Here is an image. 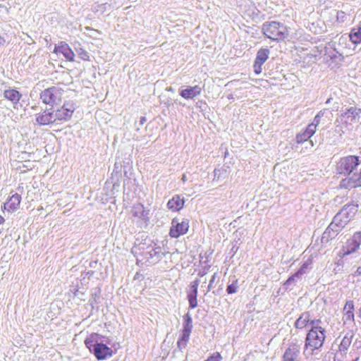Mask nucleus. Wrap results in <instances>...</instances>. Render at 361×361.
Here are the masks:
<instances>
[{"instance_id": "nucleus-1", "label": "nucleus", "mask_w": 361, "mask_h": 361, "mask_svg": "<svg viewBox=\"0 0 361 361\" xmlns=\"http://www.w3.org/2000/svg\"><path fill=\"white\" fill-rule=\"evenodd\" d=\"M326 339V331L322 326L311 328L305 337L303 355L306 359L317 354V350H320Z\"/></svg>"}, {"instance_id": "nucleus-2", "label": "nucleus", "mask_w": 361, "mask_h": 361, "mask_svg": "<svg viewBox=\"0 0 361 361\" xmlns=\"http://www.w3.org/2000/svg\"><path fill=\"white\" fill-rule=\"evenodd\" d=\"M86 347L98 360H103L112 355V350L102 341V336L92 333L85 341Z\"/></svg>"}, {"instance_id": "nucleus-3", "label": "nucleus", "mask_w": 361, "mask_h": 361, "mask_svg": "<svg viewBox=\"0 0 361 361\" xmlns=\"http://www.w3.org/2000/svg\"><path fill=\"white\" fill-rule=\"evenodd\" d=\"M264 35L273 41L283 40L288 35L286 26L276 21L267 22L262 25Z\"/></svg>"}, {"instance_id": "nucleus-4", "label": "nucleus", "mask_w": 361, "mask_h": 361, "mask_svg": "<svg viewBox=\"0 0 361 361\" xmlns=\"http://www.w3.org/2000/svg\"><path fill=\"white\" fill-rule=\"evenodd\" d=\"M359 164V157L349 155L340 159L338 163L337 171L340 174L350 175Z\"/></svg>"}, {"instance_id": "nucleus-5", "label": "nucleus", "mask_w": 361, "mask_h": 361, "mask_svg": "<svg viewBox=\"0 0 361 361\" xmlns=\"http://www.w3.org/2000/svg\"><path fill=\"white\" fill-rule=\"evenodd\" d=\"M63 92L62 88L53 86L42 91L40 94V99L46 104L54 105L61 102Z\"/></svg>"}, {"instance_id": "nucleus-6", "label": "nucleus", "mask_w": 361, "mask_h": 361, "mask_svg": "<svg viewBox=\"0 0 361 361\" xmlns=\"http://www.w3.org/2000/svg\"><path fill=\"white\" fill-rule=\"evenodd\" d=\"M75 110V104L71 102H65L61 108L54 109V116L56 121H66L69 120Z\"/></svg>"}, {"instance_id": "nucleus-7", "label": "nucleus", "mask_w": 361, "mask_h": 361, "mask_svg": "<svg viewBox=\"0 0 361 361\" xmlns=\"http://www.w3.org/2000/svg\"><path fill=\"white\" fill-rule=\"evenodd\" d=\"M341 117L343 123L348 125H353L358 123L361 116V109L353 106L342 111Z\"/></svg>"}, {"instance_id": "nucleus-8", "label": "nucleus", "mask_w": 361, "mask_h": 361, "mask_svg": "<svg viewBox=\"0 0 361 361\" xmlns=\"http://www.w3.org/2000/svg\"><path fill=\"white\" fill-rule=\"evenodd\" d=\"M189 228V221L182 219L179 221L178 218H174L171 221V226L169 231V235L171 238H177L179 236L185 234Z\"/></svg>"}, {"instance_id": "nucleus-9", "label": "nucleus", "mask_w": 361, "mask_h": 361, "mask_svg": "<svg viewBox=\"0 0 361 361\" xmlns=\"http://www.w3.org/2000/svg\"><path fill=\"white\" fill-rule=\"evenodd\" d=\"M269 54L270 51L268 48H261L257 51L253 64V70L256 75H259L262 73V66L268 59Z\"/></svg>"}, {"instance_id": "nucleus-10", "label": "nucleus", "mask_w": 361, "mask_h": 361, "mask_svg": "<svg viewBox=\"0 0 361 361\" xmlns=\"http://www.w3.org/2000/svg\"><path fill=\"white\" fill-rule=\"evenodd\" d=\"M200 283V280L199 279H196L190 283L189 290L187 292V298L189 303V307L190 309H195L197 307V289L198 286Z\"/></svg>"}, {"instance_id": "nucleus-11", "label": "nucleus", "mask_w": 361, "mask_h": 361, "mask_svg": "<svg viewBox=\"0 0 361 361\" xmlns=\"http://www.w3.org/2000/svg\"><path fill=\"white\" fill-rule=\"evenodd\" d=\"M54 109H47L42 112L36 114V122L39 126H48L56 123L54 112Z\"/></svg>"}, {"instance_id": "nucleus-12", "label": "nucleus", "mask_w": 361, "mask_h": 361, "mask_svg": "<svg viewBox=\"0 0 361 361\" xmlns=\"http://www.w3.org/2000/svg\"><path fill=\"white\" fill-rule=\"evenodd\" d=\"M300 345L297 343H292L285 350L282 361H299Z\"/></svg>"}, {"instance_id": "nucleus-13", "label": "nucleus", "mask_w": 361, "mask_h": 361, "mask_svg": "<svg viewBox=\"0 0 361 361\" xmlns=\"http://www.w3.org/2000/svg\"><path fill=\"white\" fill-rule=\"evenodd\" d=\"M146 259L147 260H152L151 262H157L161 260L163 257L165 255L164 252H161V248L159 246L149 245L147 247V250L145 252Z\"/></svg>"}, {"instance_id": "nucleus-14", "label": "nucleus", "mask_w": 361, "mask_h": 361, "mask_svg": "<svg viewBox=\"0 0 361 361\" xmlns=\"http://www.w3.org/2000/svg\"><path fill=\"white\" fill-rule=\"evenodd\" d=\"M54 52L56 54H62L69 61H74L75 54L65 42H61L58 46H56Z\"/></svg>"}, {"instance_id": "nucleus-15", "label": "nucleus", "mask_w": 361, "mask_h": 361, "mask_svg": "<svg viewBox=\"0 0 361 361\" xmlns=\"http://www.w3.org/2000/svg\"><path fill=\"white\" fill-rule=\"evenodd\" d=\"M357 208L358 204H348L344 205L338 214H339L343 219H346L348 222H349L355 216L357 212Z\"/></svg>"}, {"instance_id": "nucleus-16", "label": "nucleus", "mask_w": 361, "mask_h": 361, "mask_svg": "<svg viewBox=\"0 0 361 361\" xmlns=\"http://www.w3.org/2000/svg\"><path fill=\"white\" fill-rule=\"evenodd\" d=\"M202 92V88L199 85L193 87L188 86L185 89L180 90L179 94L185 99H192Z\"/></svg>"}, {"instance_id": "nucleus-17", "label": "nucleus", "mask_w": 361, "mask_h": 361, "mask_svg": "<svg viewBox=\"0 0 361 361\" xmlns=\"http://www.w3.org/2000/svg\"><path fill=\"white\" fill-rule=\"evenodd\" d=\"M21 201V196L16 193L8 198V200L4 204V209L8 212H14L19 207Z\"/></svg>"}, {"instance_id": "nucleus-18", "label": "nucleus", "mask_w": 361, "mask_h": 361, "mask_svg": "<svg viewBox=\"0 0 361 361\" xmlns=\"http://www.w3.org/2000/svg\"><path fill=\"white\" fill-rule=\"evenodd\" d=\"M324 55L326 59L335 62L341 61L343 59L342 54L339 53L331 44H329L328 47H325Z\"/></svg>"}, {"instance_id": "nucleus-19", "label": "nucleus", "mask_w": 361, "mask_h": 361, "mask_svg": "<svg viewBox=\"0 0 361 361\" xmlns=\"http://www.w3.org/2000/svg\"><path fill=\"white\" fill-rule=\"evenodd\" d=\"M349 38L353 44L357 45L361 43V20L355 27L351 29Z\"/></svg>"}, {"instance_id": "nucleus-20", "label": "nucleus", "mask_w": 361, "mask_h": 361, "mask_svg": "<svg viewBox=\"0 0 361 361\" xmlns=\"http://www.w3.org/2000/svg\"><path fill=\"white\" fill-rule=\"evenodd\" d=\"M348 220L346 219H343L339 214H336L333 219V221L329 224V229L332 230V228H334L337 231H341L345 225L348 224Z\"/></svg>"}, {"instance_id": "nucleus-21", "label": "nucleus", "mask_w": 361, "mask_h": 361, "mask_svg": "<svg viewBox=\"0 0 361 361\" xmlns=\"http://www.w3.org/2000/svg\"><path fill=\"white\" fill-rule=\"evenodd\" d=\"M314 127L312 125H308L306 129L296 135V141L298 143H302L310 139L315 133Z\"/></svg>"}, {"instance_id": "nucleus-22", "label": "nucleus", "mask_w": 361, "mask_h": 361, "mask_svg": "<svg viewBox=\"0 0 361 361\" xmlns=\"http://www.w3.org/2000/svg\"><path fill=\"white\" fill-rule=\"evenodd\" d=\"M184 202L183 198H180L179 195H175L168 202L167 206L169 209L179 211L183 208Z\"/></svg>"}, {"instance_id": "nucleus-23", "label": "nucleus", "mask_w": 361, "mask_h": 361, "mask_svg": "<svg viewBox=\"0 0 361 361\" xmlns=\"http://www.w3.org/2000/svg\"><path fill=\"white\" fill-rule=\"evenodd\" d=\"M4 97L13 104H16L21 99L22 94L16 90L8 89L4 92Z\"/></svg>"}, {"instance_id": "nucleus-24", "label": "nucleus", "mask_w": 361, "mask_h": 361, "mask_svg": "<svg viewBox=\"0 0 361 361\" xmlns=\"http://www.w3.org/2000/svg\"><path fill=\"white\" fill-rule=\"evenodd\" d=\"M310 322V313L309 312H304L301 315L296 319L294 324V326L298 329H302L307 326Z\"/></svg>"}, {"instance_id": "nucleus-25", "label": "nucleus", "mask_w": 361, "mask_h": 361, "mask_svg": "<svg viewBox=\"0 0 361 361\" xmlns=\"http://www.w3.org/2000/svg\"><path fill=\"white\" fill-rule=\"evenodd\" d=\"M131 213L133 216L145 219L148 218V212L145 209L143 204L137 203L133 205Z\"/></svg>"}, {"instance_id": "nucleus-26", "label": "nucleus", "mask_w": 361, "mask_h": 361, "mask_svg": "<svg viewBox=\"0 0 361 361\" xmlns=\"http://www.w3.org/2000/svg\"><path fill=\"white\" fill-rule=\"evenodd\" d=\"M192 317L189 313H187L183 316V330L182 334L186 336H190L192 330Z\"/></svg>"}, {"instance_id": "nucleus-27", "label": "nucleus", "mask_w": 361, "mask_h": 361, "mask_svg": "<svg viewBox=\"0 0 361 361\" xmlns=\"http://www.w3.org/2000/svg\"><path fill=\"white\" fill-rule=\"evenodd\" d=\"M338 231L332 228V230L329 229V226L325 230L322 236V243H328L330 240L334 238L338 233Z\"/></svg>"}, {"instance_id": "nucleus-28", "label": "nucleus", "mask_w": 361, "mask_h": 361, "mask_svg": "<svg viewBox=\"0 0 361 361\" xmlns=\"http://www.w3.org/2000/svg\"><path fill=\"white\" fill-rule=\"evenodd\" d=\"M312 261L311 259L306 260L300 267V268L295 273V276H298V279H301L302 276L311 269Z\"/></svg>"}, {"instance_id": "nucleus-29", "label": "nucleus", "mask_w": 361, "mask_h": 361, "mask_svg": "<svg viewBox=\"0 0 361 361\" xmlns=\"http://www.w3.org/2000/svg\"><path fill=\"white\" fill-rule=\"evenodd\" d=\"M353 339V335L347 334L342 339L339 345V351L345 352L350 347Z\"/></svg>"}, {"instance_id": "nucleus-30", "label": "nucleus", "mask_w": 361, "mask_h": 361, "mask_svg": "<svg viewBox=\"0 0 361 361\" xmlns=\"http://www.w3.org/2000/svg\"><path fill=\"white\" fill-rule=\"evenodd\" d=\"M359 247H355L354 243H352V240H348L347 241L346 245L343 248V255H350L354 252H355Z\"/></svg>"}, {"instance_id": "nucleus-31", "label": "nucleus", "mask_w": 361, "mask_h": 361, "mask_svg": "<svg viewBox=\"0 0 361 361\" xmlns=\"http://www.w3.org/2000/svg\"><path fill=\"white\" fill-rule=\"evenodd\" d=\"M298 276H295V274L290 276L283 283V287L286 290H291L295 286V282L298 281Z\"/></svg>"}, {"instance_id": "nucleus-32", "label": "nucleus", "mask_w": 361, "mask_h": 361, "mask_svg": "<svg viewBox=\"0 0 361 361\" xmlns=\"http://www.w3.org/2000/svg\"><path fill=\"white\" fill-rule=\"evenodd\" d=\"M190 339L189 336L181 334V336L177 342V347L180 350L185 349L187 346V343Z\"/></svg>"}, {"instance_id": "nucleus-33", "label": "nucleus", "mask_w": 361, "mask_h": 361, "mask_svg": "<svg viewBox=\"0 0 361 361\" xmlns=\"http://www.w3.org/2000/svg\"><path fill=\"white\" fill-rule=\"evenodd\" d=\"M75 50L78 56L83 61H87L89 59V54L86 50L80 47V44H78V47H75Z\"/></svg>"}, {"instance_id": "nucleus-34", "label": "nucleus", "mask_w": 361, "mask_h": 361, "mask_svg": "<svg viewBox=\"0 0 361 361\" xmlns=\"http://www.w3.org/2000/svg\"><path fill=\"white\" fill-rule=\"evenodd\" d=\"M326 109L319 111L313 119V121L310 124L314 127V130L316 131L317 126L319 124L321 118L324 116Z\"/></svg>"}, {"instance_id": "nucleus-35", "label": "nucleus", "mask_w": 361, "mask_h": 361, "mask_svg": "<svg viewBox=\"0 0 361 361\" xmlns=\"http://www.w3.org/2000/svg\"><path fill=\"white\" fill-rule=\"evenodd\" d=\"M238 280H234L232 283L228 285L226 288V292L228 294H234L237 293L238 290Z\"/></svg>"}, {"instance_id": "nucleus-36", "label": "nucleus", "mask_w": 361, "mask_h": 361, "mask_svg": "<svg viewBox=\"0 0 361 361\" xmlns=\"http://www.w3.org/2000/svg\"><path fill=\"white\" fill-rule=\"evenodd\" d=\"M349 15L343 11H338L336 14V22L338 23H343L348 20Z\"/></svg>"}, {"instance_id": "nucleus-37", "label": "nucleus", "mask_w": 361, "mask_h": 361, "mask_svg": "<svg viewBox=\"0 0 361 361\" xmlns=\"http://www.w3.org/2000/svg\"><path fill=\"white\" fill-rule=\"evenodd\" d=\"M216 276H217V274L216 273H214L210 281H209V283L207 287V290L204 291V295H206L213 288H214L215 286V280H216Z\"/></svg>"}, {"instance_id": "nucleus-38", "label": "nucleus", "mask_w": 361, "mask_h": 361, "mask_svg": "<svg viewBox=\"0 0 361 361\" xmlns=\"http://www.w3.org/2000/svg\"><path fill=\"white\" fill-rule=\"evenodd\" d=\"M350 240H352V243H354L355 247H360L361 244V233L356 232Z\"/></svg>"}, {"instance_id": "nucleus-39", "label": "nucleus", "mask_w": 361, "mask_h": 361, "mask_svg": "<svg viewBox=\"0 0 361 361\" xmlns=\"http://www.w3.org/2000/svg\"><path fill=\"white\" fill-rule=\"evenodd\" d=\"M105 6H106L105 4L95 5L92 8L93 12L95 13L102 14L105 11H104Z\"/></svg>"}, {"instance_id": "nucleus-40", "label": "nucleus", "mask_w": 361, "mask_h": 361, "mask_svg": "<svg viewBox=\"0 0 361 361\" xmlns=\"http://www.w3.org/2000/svg\"><path fill=\"white\" fill-rule=\"evenodd\" d=\"M210 268V265H207L202 267L201 269L199 270L197 275L200 277H202L204 275H206L208 273V271Z\"/></svg>"}, {"instance_id": "nucleus-41", "label": "nucleus", "mask_w": 361, "mask_h": 361, "mask_svg": "<svg viewBox=\"0 0 361 361\" xmlns=\"http://www.w3.org/2000/svg\"><path fill=\"white\" fill-rule=\"evenodd\" d=\"M344 310L353 311L354 305L352 300L347 301L344 307Z\"/></svg>"}, {"instance_id": "nucleus-42", "label": "nucleus", "mask_w": 361, "mask_h": 361, "mask_svg": "<svg viewBox=\"0 0 361 361\" xmlns=\"http://www.w3.org/2000/svg\"><path fill=\"white\" fill-rule=\"evenodd\" d=\"M321 323L320 319H310V324L311 325V328H313L314 326H320L319 324Z\"/></svg>"}, {"instance_id": "nucleus-43", "label": "nucleus", "mask_w": 361, "mask_h": 361, "mask_svg": "<svg viewBox=\"0 0 361 361\" xmlns=\"http://www.w3.org/2000/svg\"><path fill=\"white\" fill-rule=\"evenodd\" d=\"M346 317H347V319H348V320H353L354 319L353 311L347 310L346 311Z\"/></svg>"}, {"instance_id": "nucleus-44", "label": "nucleus", "mask_w": 361, "mask_h": 361, "mask_svg": "<svg viewBox=\"0 0 361 361\" xmlns=\"http://www.w3.org/2000/svg\"><path fill=\"white\" fill-rule=\"evenodd\" d=\"M220 355H218L217 356H211L208 359H207L205 361H219Z\"/></svg>"}, {"instance_id": "nucleus-45", "label": "nucleus", "mask_w": 361, "mask_h": 361, "mask_svg": "<svg viewBox=\"0 0 361 361\" xmlns=\"http://www.w3.org/2000/svg\"><path fill=\"white\" fill-rule=\"evenodd\" d=\"M6 42L5 39L0 35V47L4 46Z\"/></svg>"}, {"instance_id": "nucleus-46", "label": "nucleus", "mask_w": 361, "mask_h": 361, "mask_svg": "<svg viewBox=\"0 0 361 361\" xmlns=\"http://www.w3.org/2000/svg\"><path fill=\"white\" fill-rule=\"evenodd\" d=\"M146 121V118L144 117V116H142L140 118V125H142L144 124V123Z\"/></svg>"}, {"instance_id": "nucleus-47", "label": "nucleus", "mask_w": 361, "mask_h": 361, "mask_svg": "<svg viewBox=\"0 0 361 361\" xmlns=\"http://www.w3.org/2000/svg\"><path fill=\"white\" fill-rule=\"evenodd\" d=\"M355 274H356L357 275H360V274H361V267H359L357 269Z\"/></svg>"}, {"instance_id": "nucleus-48", "label": "nucleus", "mask_w": 361, "mask_h": 361, "mask_svg": "<svg viewBox=\"0 0 361 361\" xmlns=\"http://www.w3.org/2000/svg\"><path fill=\"white\" fill-rule=\"evenodd\" d=\"M181 180L183 183H185L187 180V177L185 174L183 175Z\"/></svg>"}, {"instance_id": "nucleus-49", "label": "nucleus", "mask_w": 361, "mask_h": 361, "mask_svg": "<svg viewBox=\"0 0 361 361\" xmlns=\"http://www.w3.org/2000/svg\"><path fill=\"white\" fill-rule=\"evenodd\" d=\"M4 221V218L1 215H0V224H3Z\"/></svg>"}, {"instance_id": "nucleus-50", "label": "nucleus", "mask_w": 361, "mask_h": 361, "mask_svg": "<svg viewBox=\"0 0 361 361\" xmlns=\"http://www.w3.org/2000/svg\"><path fill=\"white\" fill-rule=\"evenodd\" d=\"M78 290H76L75 292H74V295L76 296L78 295Z\"/></svg>"}, {"instance_id": "nucleus-51", "label": "nucleus", "mask_w": 361, "mask_h": 361, "mask_svg": "<svg viewBox=\"0 0 361 361\" xmlns=\"http://www.w3.org/2000/svg\"><path fill=\"white\" fill-rule=\"evenodd\" d=\"M228 99H232V98H233V95H232V94L229 95V96L228 97Z\"/></svg>"}, {"instance_id": "nucleus-52", "label": "nucleus", "mask_w": 361, "mask_h": 361, "mask_svg": "<svg viewBox=\"0 0 361 361\" xmlns=\"http://www.w3.org/2000/svg\"><path fill=\"white\" fill-rule=\"evenodd\" d=\"M359 360V357H357L355 360H354L353 361H358Z\"/></svg>"}, {"instance_id": "nucleus-53", "label": "nucleus", "mask_w": 361, "mask_h": 361, "mask_svg": "<svg viewBox=\"0 0 361 361\" xmlns=\"http://www.w3.org/2000/svg\"><path fill=\"white\" fill-rule=\"evenodd\" d=\"M86 30H91L89 27H85Z\"/></svg>"}, {"instance_id": "nucleus-54", "label": "nucleus", "mask_w": 361, "mask_h": 361, "mask_svg": "<svg viewBox=\"0 0 361 361\" xmlns=\"http://www.w3.org/2000/svg\"><path fill=\"white\" fill-rule=\"evenodd\" d=\"M330 102V99H329L327 101H326V103H329Z\"/></svg>"}, {"instance_id": "nucleus-55", "label": "nucleus", "mask_w": 361, "mask_h": 361, "mask_svg": "<svg viewBox=\"0 0 361 361\" xmlns=\"http://www.w3.org/2000/svg\"><path fill=\"white\" fill-rule=\"evenodd\" d=\"M205 283H206V281H204L203 282V286H205Z\"/></svg>"}, {"instance_id": "nucleus-56", "label": "nucleus", "mask_w": 361, "mask_h": 361, "mask_svg": "<svg viewBox=\"0 0 361 361\" xmlns=\"http://www.w3.org/2000/svg\"><path fill=\"white\" fill-rule=\"evenodd\" d=\"M205 283H206V281H204L203 282V286H205Z\"/></svg>"}, {"instance_id": "nucleus-57", "label": "nucleus", "mask_w": 361, "mask_h": 361, "mask_svg": "<svg viewBox=\"0 0 361 361\" xmlns=\"http://www.w3.org/2000/svg\"><path fill=\"white\" fill-rule=\"evenodd\" d=\"M115 168L118 169V166H116V164H115Z\"/></svg>"}]
</instances>
